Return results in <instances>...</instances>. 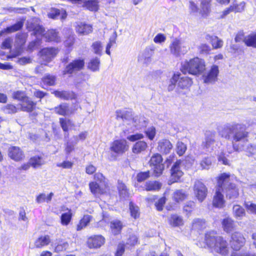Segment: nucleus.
Instances as JSON below:
<instances>
[{
    "mask_svg": "<svg viewBox=\"0 0 256 256\" xmlns=\"http://www.w3.org/2000/svg\"><path fill=\"white\" fill-rule=\"evenodd\" d=\"M55 77L50 74L46 76L42 79L44 83L48 86L54 85L55 84Z\"/></svg>",
    "mask_w": 256,
    "mask_h": 256,
    "instance_id": "obj_59",
    "label": "nucleus"
},
{
    "mask_svg": "<svg viewBox=\"0 0 256 256\" xmlns=\"http://www.w3.org/2000/svg\"><path fill=\"white\" fill-rule=\"evenodd\" d=\"M145 186L147 191H157L161 188L162 184L158 181H148Z\"/></svg>",
    "mask_w": 256,
    "mask_h": 256,
    "instance_id": "obj_37",
    "label": "nucleus"
},
{
    "mask_svg": "<svg viewBox=\"0 0 256 256\" xmlns=\"http://www.w3.org/2000/svg\"><path fill=\"white\" fill-rule=\"evenodd\" d=\"M170 82L172 84L168 87L169 90H173L176 83L178 88L182 90H188L192 84V79L187 76H182L178 72L174 74Z\"/></svg>",
    "mask_w": 256,
    "mask_h": 256,
    "instance_id": "obj_6",
    "label": "nucleus"
},
{
    "mask_svg": "<svg viewBox=\"0 0 256 256\" xmlns=\"http://www.w3.org/2000/svg\"><path fill=\"white\" fill-rule=\"evenodd\" d=\"M228 174L230 176V179L225 186H223V190L225 191L226 196L228 199L234 200L239 195L238 189L235 184L230 182L233 179L234 176Z\"/></svg>",
    "mask_w": 256,
    "mask_h": 256,
    "instance_id": "obj_10",
    "label": "nucleus"
},
{
    "mask_svg": "<svg viewBox=\"0 0 256 256\" xmlns=\"http://www.w3.org/2000/svg\"><path fill=\"white\" fill-rule=\"evenodd\" d=\"M8 156L16 161L22 160L24 157L23 152L17 146H12L9 148Z\"/></svg>",
    "mask_w": 256,
    "mask_h": 256,
    "instance_id": "obj_21",
    "label": "nucleus"
},
{
    "mask_svg": "<svg viewBox=\"0 0 256 256\" xmlns=\"http://www.w3.org/2000/svg\"><path fill=\"white\" fill-rule=\"evenodd\" d=\"M162 160V156L160 154H156L151 157L149 161L150 165L154 169L156 176H160L164 169Z\"/></svg>",
    "mask_w": 256,
    "mask_h": 256,
    "instance_id": "obj_8",
    "label": "nucleus"
},
{
    "mask_svg": "<svg viewBox=\"0 0 256 256\" xmlns=\"http://www.w3.org/2000/svg\"><path fill=\"white\" fill-rule=\"evenodd\" d=\"M205 226V221L203 220L196 218L192 222V228L200 230Z\"/></svg>",
    "mask_w": 256,
    "mask_h": 256,
    "instance_id": "obj_54",
    "label": "nucleus"
},
{
    "mask_svg": "<svg viewBox=\"0 0 256 256\" xmlns=\"http://www.w3.org/2000/svg\"><path fill=\"white\" fill-rule=\"evenodd\" d=\"M154 53V48L152 47L146 48L140 60L146 64H149L152 61V56Z\"/></svg>",
    "mask_w": 256,
    "mask_h": 256,
    "instance_id": "obj_29",
    "label": "nucleus"
},
{
    "mask_svg": "<svg viewBox=\"0 0 256 256\" xmlns=\"http://www.w3.org/2000/svg\"><path fill=\"white\" fill-rule=\"evenodd\" d=\"M98 0H84L82 6L90 11H97L98 10Z\"/></svg>",
    "mask_w": 256,
    "mask_h": 256,
    "instance_id": "obj_31",
    "label": "nucleus"
},
{
    "mask_svg": "<svg viewBox=\"0 0 256 256\" xmlns=\"http://www.w3.org/2000/svg\"><path fill=\"white\" fill-rule=\"evenodd\" d=\"M194 193L200 202L206 198L208 194V189L204 183L200 180H196L194 186Z\"/></svg>",
    "mask_w": 256,
    "mask_h": 256,
    "instance_id": "obj_11",
    "label": "nucleus"
},
{
    "mask_svg": "<svg viewBox=\"0 0 256 256\" xmlns=\"http://www.w3.org/2000/svg\"><path fill=\"white\" fill-rule=\"evenodd\" d=\"M122 228V222L118 220H114L110 222V228L114 235L120 234Z\"/></svg>",
    "mask_w": 256,
    "mask_h": 256,
    "instance_id": "obj_42",
    "label": "nucleus"
},
{
    "mask_svg": "<svg viewBox=\"0 0 256 256\" xmlns=\"http://www.w3.org/2000/svg\"><path fill=\"white\" fill-rule=\"evenodd\" d=\"M128 148L127 142L124 140H114L110 146V150L118 154L124 153Z\"/></svg>",
    "mask_w": 256,
    "mask_h": 256,
    "instance_id": "obj_17",
    "label": "nucleus"
},
{
    "mask_svg": "<svg viewBox=\"0 0 256 256\" xmlns=\"http://www.w3.org/2000/svg\"><path fill=\"white\" fill-rule=\"evenodd\" d=\"M58 52V50L55 48H46L41 50L39 54L42 61V66L43 64L46 66L52 61Z\"/></svg>",
    "mask_w": 256,
    "mask_h": 256,
    "instance_id": "obj_9",
    "label": "nucleus"
},
{
    "mask_svg": "<svg viewBox=\"0 0 256 256\" xmlns=\"http://www.w3.org/2000/svg\"><path fill=\"white\" fill-rule=\"evenodd\" d=\"M212 44L214 48H218L222 47L223 42L219 39L217 36H214V40L212 42Z\"/></svg>",
    "mask_w": 256,
    "mask_h": 256,
    "instance_id": "obj_63",
    "label": "nucleus"
},
{
    "mask_svg": "<svg viewBox=\"0 0 256 256\" xmlns=\"http://www.w3.org/2000/svg\"><path fill=\"white\" fill-rule=\"evenodd\" d=\"M244 206L248 212L254 214H256V204L250 202H244Z\"/></svg>",
    "mask_w": 256,
    "mask_h": 256,
    "instance_id": "obj_58",
    "label": "nucleus"
},
{
    "mask_svg": "<svg viewBox=\"0 0 256 256\" xmlns=\"http://www.w3.org/2000/svg\"><path fill=\"white\" fill-rule=\"evenodd\" d=\"M33 31L34 35L36 37H38V36H42L43 35L44 29L42 26L40 25H37L34 28Z\"/></svg>",
    "mask_w": 256,
    "mask_h": 256,
    "instance_id": "obj_64",
    "label": "nucleus"
},
{
    "mask_svg": "<svg viewBox=\"0 0 256 256\" xmlns=\"http://www.w3.org/2000/svg\"><path fill=\"white\" fill-rule=\"evenodd\" d=\"M218 66L216 65H212L210 70L202 76L204 82L208 84L215 82L218 80Z\"/></svg>",
    "mask_w": 256,
    "mask_h": 256,
    "instance_id": "obj_12",
    "label": "nucleus"
},
{
    "mask_svg": "<svg viewBox=\"0 0 256 256\" xmlns=\"http://www.w3.org/2000/svg\"><path fill=\"white\" fill-rule=\"evenodd\" d=\"M75 27L76 32L80 34L87 35L92 31L91 25L82 22H76Z\"/></svg>",
    "mask_w": 256,
    "mask_h": 256,
    "instance_id": "obj_22",
    "label": "nucleus"
},
{
    "mask_svg": "<svg viewBox=\"0 0 256 256\" xmlns=\"http://www.w3.org/2000/svg\"><path fill=\"white\" fill-rule=\"evenodd\" d=\"M245 238L239 232H234L232 234L230 244L234 250H238L245 244Z\"/></svg>",
    "mask_w": 256,
    "mask_h": 256,
    "instance_id": "obj_14",
    "label": "nucleus"
},
{
    "mask_svg": "<svg viewBox=\"0 0 256 256\" xmlns=\"http://www.w3.org/2000/svg\"><path fill=\"white\" fill-rule=\"evenodd\" d=\"M54 112L58 114L65 116L70 114L68 105L64 103L54 109Z\"/></svg>",
    "mask_w": 256,
    "mask_h": 256,
    "instance_id": "obj_43",
    "label": "nucleus"
},
{
    "mask_svg": "<svg viewBox=\"0 0 256 256\" xmlns=\"http://www.w3.org/2000/svg\"><path fill=\"white\" fill-rule=\"evenodd\" d=\"M53 196L54 194L52 192H50L48 194L44 193L40 194L36 196V201L38 204L48 203L51 201Z\"/></svg>",
    "mask_w": 256,
    "mask_h": 256,
    "instance_id": "obj_39",
    "label": "nucleus"
},
{
    "mask_svg": "<svg viewBox=\"0 0 256 256\" xmlns=\"http://www.w3.org/2000/svg\"><path fill=\"white\" fill-rule=\"evenodd\" d=\"M172 148V144L170 140L163 139L158 142L157 150L160 152L166 154L170 152Z\"/></svg>",
    "mask_w": 256,
    "mask_h": 256,
    "instance_id": "obj_20",
    "label": "nucleus"
},
{
    "mask_svg": "<svg viewBox=\"0 0 256 256\" xmlns=\"http://www.w3.org/2000/svg\"><path fill=\"white\" fill-rule=\"evenodd\" d=\"M50 242V238L49 236H42L36 240L34 242V246L36 248H42L48 246Z\"/></svg>",
    "mask_w": 256,
    "mask_h": 256,
    "instance_id": "obj_32",
    "label": "nucleus"
},
{
    "mask_svg": "<svg viewBox=\"0 0 256 256\" xmlns=\"http://www.w3.org/2000/svg\"><path fill=\"white\" fill-rule=\"evenodd\" d=\"M187 196V194L182 190H177L173 194V198L177 202L184 200Z\"/></svg>",
    "mask_w": 256,
    "mask_h": 256,
    "instance_id": "obj_47",
    "label": "nucleus"
},
{
    "mask_svg": "<svg viewBox=\"0 0 256 256\" xmlns=\"http://www.w3.org/2000/svg\"><path fill=\"white\" fill-rule=\"evenodd\" d=\"M138 242V238L135 235H132L130 236L125 246L126 248H129L130 246H134Z\"/></svg>",
    "mask_w": 256,
    "mask_h": 256,
    "instance_id": "obj_61",
    "label": "nucleus"
},
{
    "mask_svg": "<svg viewBox=\"0 0 256 256\" xmlns=\"http://www.w3.org/2000/svg\"><path fill=\"white\" fill-rule=\"evenodd\" d=\"M105 242V238L101 235H95L90 237L87 241L88 248H98L102 246Z\"/></svg>",
    "mask_w": 256,
    "mask_h": 256,
    "instance_id": "obj_19",
    "label": "nucleus"
},
{
    "mask_svg": "<svg viewBox=\"0 0 256 256\" xmlns=\"http://www.w3.org/2000/svg\"><path fill=\"white\" fill-rule=\"evenodd\" d=\"M230 176L228 174H222L218 178V186L216 190L215 194L214 196L212 204L214 206L218 208H222L224 206L225 200L224 195L222 194L223 192V186H225L226 182H228Z\"/></svg>",
    "mask_w": 256,
    "mask_h": 256,
    "instance_id": "obj_3",
    "label": "nucleus"
},
{
    "mask_svg": "<svg viewBox=\"0 0 256 256\" xmlns=\"http://www.w3.org/2000/svg\"><path fill=\"white\" fill-rule=\"evenodd\" d=\"M91 192L96 196L106 192V186L103 184H98L96 182H92L89 184Z\"/></svg>",
    "mask_w": 256,
    "mask_h": 256,
    "instance_id": "obj_24",
    "label": "nucleus"
},
{
    "mask_svg": "<svg viewBox=\"0 0 256 256\" xmlns=\"http://www.w3.org/2000/svg\"><path fill=\"white\" fill-rule=\"evenodd\" d=\"M116 118H121L123 120L128 121V124H132L136 130H140L145 126V121L144 118H140L138 116H133L130 110H118L116 112Z\"/></svg>",
    "mask_w": 256,
    "mask_h": 256,
    "instance_id": "obj_4",
    "label": "nucleus"
},
{
    "mask_svg": "<svg viewBox=\"0 0 256 256\" xmlns=\"http://www.w3.org/2000/svg\"><path fill=\"white\" fill-rule=\"evenodd\" d=\"M243 41L246 46L256 48V33H252L246 36Z\"/></svg>",
    "mask_w": 256,
    "mask_h": 256,
    "instance_id": "obj_35",
    "label": "nucleus"
},
{
    "mask_svg": "<svg viewBox=\"0 0 256 256\" xmlns=\"http://www.w3.org/2000/svg\"><path fill=\"white\" fill-rule=\"evenodd\" d=\"M248 133L246 132L242 126L240 124V128L238 129H234V132L232 137L233 149L236 151L246 150L248 152L250 150V146H248L245 148L244 146L239 147L236 144V142H247V137Z\"/></svg>",
    "mask_w": 256,
    "mask_h": 256,
    "instance_id": "obj_5",
    "label": "nucleus"
},
{
    "mask_svg": "<svg viewBox=\"0 0 256 256\" xmlns=\"http://www.w3.org/2000/svg\"><path fill=\"white\" fill-rule=\"evenodd\" d=\"M49 18L52 19H62L64 20L66 18L67 14L66 11L64 10L52 9L48 13Z\"/></svg>",
    "mask_w": 256,
    "mask_h": 256,
    "instance_id": "obj_30",
    "label": "nucleus"
},
{
    "mask_svg": "<svg viewBox=\"0 0 256 256\" xmlns=\"http://www.w3.org/2000/svg\"><path fill=\"white\" fill-rule=\"evenodd\" d=\"M12 98L15 100H17L22 102L25 98H26L27 96L22 91H17L14 92L12 94Z\"/></svg>",
    "mask_w": 256,
    "mask_h": 256,
    "instance_id": "obj_57",
    "label": "nucleus"
},
{
    "mask_svg": "<svg viewBox=\"0 0 256 256\" xmlns=\"http://www.w3.org/2000/svg\"><path fill=\"white\" fill-rule=\"evenodd\" d=\"M145 134L150 140H153L156 134V128L154 126L148 128L145 130Z\"/></svg>",
    "mask_w": 256,
    "mask_h": 256,
    "instance_id": "obj_60",
    "label": "nucleus"
},
{
    "mask_svg": "<svg viewBox=\"0 0 256 256\" xmlns=\"http://www.w3.org/2000/svg\"><path fill=\"white\" fill-rule=\"evenodd\" d=\"M211 164L212 160L210 158L208 157L204 158L200 163L202 170H208Z\"/></svg>",
    "mask_w": 256,
    "mask_h": 256,
    "instance_id": "obj_55",
    "label": "nucleus"
},
{
    "mask_svg": "<svg viewBox=\"0 0 256 256\" xmlns=\"http://www.w3.org/2000/svg\"><path fill=\"white\" fill-rule=\"evenodd\" d=\"M67 212H64L60 216V223L62 226H68L72 220V212L70 209L67 208Z\"/></svg>",
    "mask_w": 256,
    "mask_h": 256,
    "instance_id": "obj_36",
    "label": "nucleus"
},
{
    "mask_svg": "<svg viewBox=\"0 0 256 256\" xmlns=\"http://www.w3.org/2000/svg\"><path fill=\"white\" fill-rule=\"evenodd\" d=\"M68 244L65 241H60L56 246L54 247V252H60L67 250L68 248Z\"/></svg>",
    "mask_w": 256,
    "mask_h": 256,
    "instance_id": "obj_49",
    "label": "nucleus"
},
{
    "mask_svg": "<svg viewBox=\"0 0 256 256\" xmlns=\"http://www.w3.org/2000/svg\"><path fill=\"white\" fill-rule=\"evenodd\" d=\"M92 216L90 215H84L77 225V230H80L86 227L89 222L91 221Z\"/></svg>",
    "mask_w": 256,
    "mask_h": 256,
    "instance_id": "obj_44",
    "label": "nucleus"
},
{
    "mask_svg": "<svg viewBox=\"0 0 256 256\" xmlns=\"http://www.w3.org/2000/svg\"><path fill=\"white\" fill-rule=\"evenodd\" d=\"M184 164V161L178 160L172 166L171 168L172 182H177L182 176L184 173L181 170V166Z\"/></svg>",
    "mask_w": 256,
    "mask_h": 256,
    "instance_id": "obj_15",
    "label": "nucleus"
},
{
    "mask_svg": "<svg viewBox=\"0 0 256 256\" xmlns=\"http://www.w3.org/2000/svg\"><path fill=\"white\" fill-rule=\"evenodd\" d=\"M46 41L54 42H58L60 41V36L58 32L54 30H50L47 31L44 34Z\"/></svg>",
    "mask_w": 256,
    "mask_h": 256,
    "instance_id": "obj_27",
    "label": "nucleus"
},
{
    "mask_svg": "<svg viewBox=\"0 0 256 256\" xmlns=\"http://www.w3.org/2000/svg\"><path fill=\"white\" fill-rule=\"evenodd\" d=\"M36 104L27 97L20 104V110L26 112H32L36 108Z\"/></svg>",
    "mask_w": 256,
    "mask_h": 256,
    "instance_id": "obj_23",
    "label": "nucleus"
},
{
    "mask_svg": "<svg viewBox=\"0 0 256 256\" xmlns=\"http://www.w3.org/2000/svg\"><path fill=\"white\" fill-rule=\"evenodd\" d=\"M92 49L94 52L98 55H101V53L102 50V46L100 42L96 41L94 42L92 46Z\"/></svg>",
    "mask_w": 256,
    "mask_h": 256,
    "instance_id": "obj_52",
    "label": "nucleus"
},
{
    "mask_svg": "<svg viewBox=\"0 0 256 256\" xmlns=\"http://www.w3.org/2000/svg\"><path fill=\"white\" fill-rule=\"evenodd\" d=\"M205 241L208 247L215 252L222 256L228 254L229 248L226 240L218 236L214 232H210L206 234Z\"/></svg>",
    "mask_w": 256,
    "mask_h": 256,
    "instance_id": "obj_1",
    "label": "nucleus"
},
{
    "mask_svg": "<svg viewBox=\"0 0 256 256\" xmlns=\"http://www.w3.org/2000/svg\"><path fill=\"white\" fill-rule=\"evenodd\" d=\"M130 210L132 217L136 218L139 216V208L138 206H134L132 202L130 203Z\"/></svg>",
    "mask_w": 256,
    "mask_h": 256,
    "instance_id": "obj_53",
    "label": "nucleus"
},
{
    "mask_svg": "<svg viewBox=\"0 0 256 256\" xmlns=\"http://www.w3.org/2000/svg\"><path fill=\"white\" fill-rule=\"evenodd\" d=\"M169 224L173 227H178L184 224L182 218L177 214H172L168 218Z\"/></svg>",
    "mask_w": 256,
    "mask_h": 256,
    "instance_id": "obj_34",
    "label": "nucleus"
},
{
    "mask_svg": "<svg viewBox=\"0 0 256 256\" xmlns=\"http://www.w3.org/2000/svg\"><path fill=\"white\" fill-rule=\"evenodd\" d=\"M118 188L121 197L125 198L128 196V192L126 185L120 181L118 182Z\"/></svg>",
    "mask_w": 256,
    "mask_h": 256,
    "instance_id": "obj_51",
    "label": "nucleus"
},
{
    "mask_svg": "<svg viewBox=\"0 0 256 256\" xmlns=\"http://www.w3.org/2000/svg\"><path fill=\"white\" fill-rule=\"evenodd\" d=\"M60 122L62 130L64 132H67L69 128L74 126L72 122L68 119L60 118Z\"/></svg>",
    "mask_w": 256,
    "mask_h": 256,
    "instance_id": "obj_50",
    "label": "nucleus"
},
{
    "mask_svg": "<svg viewBox=\"0 0 256 256\" xmlns=\"http://www.w3.org/2000/svg\"><path fill=\"white\" fill-rule=\"evenodd\" d=\"M186 150V145L181 142H178L176 144V152L179 156H182L184 154Z\"/></svg>",
    "mask_w": 256,
    "mask_h": 256,
    "instance_id": "obj_56",
    "label": "nucleus"
},
{
    "mask_svg": "<svg viewBox=\"0 0 256 256\" xmlns=\"http://www.w3.org/2000/svg\"><path fill=\"white\" fill-rule=\"evenodd\" d=\"M150 172H140L137 174L136 178L138 182L144 181L150 177Z\"/></svg>",
    "mask_w": 256,
    "mask_h": 256,
    "instance_id": "obj_62",
    "label": "nucleus"
},
{
    "mask_svg": "<svg viewBox=\"0 0 256 256\" xmlns=\"http://www.w3.org/2000/svg\"><path fill=\"white\" fill-rule=\"evenodd\" d=\"M52 93L56 98L64 100H68L76 98V94L72 92L65 90H55Z\"/></svg>",
    "mask_w": 256,
    "mask_h": 256,
    "instance_id": "obj_28",
    "label": "nucleus"
},
{
    "mask_svg": "<svg viewBox=\"0 0 256 256\" xmlns=\"http://www.w3.org/2000/svg\"><path fill=\"white\" fill-rule=\"evenodd\" d=\"M169 48L171 54L176 57H178L186 54L189 48L186 42L175 38L170 44Z\"/></svg>",
    "mask_w": 256,
    "mask_h": 256,
    "instance_id": "obj_7",
    "label": "nucleus"
},
{
    "mask_svg": "<svg viewBox=\"0 0 256 256\" xmlns=\"http://www.w3.org/2000/svg\"><path fill=\"white\" fill-rule=\"evenodd\" d=\"M214 138V133L211 132L206 133V139L202 142V146L206 151L211 152L216 148L218 142L215 140Z\"/></svg>",
    "mask_w": 256,
    "mask_h": 256,
    "instance_id": "obj_13",
    "label": "nucleus"
},
{
    "mask_svg": "<svg viewBox=\"0 0 256 256\" xmlns=\"http://www.w3.org/2000/svg\"><path fill=\"white\" fill-rule=\"evenodd\" d=\"M245 4L244 2H240L238 4H234L230 6L229 8L225 10L221 16V18H223L226 16L230 12H240L244 10Z\"/></svg>",
    "mask_w": 256,
    "mask_h": 256,
    "instance_id": "obj_26",
    "label": "nucleus"
},
{
    "mask_svg": "<svg viewBox=\"0 0 256 256\" xmlns=\"http://www.w3.org/2000/svg\"><path fill=\"white\" fill-rule=\"evenodd\" d=\"M234 216L237 220H241L246 216L244 209L238 204L234 205L232 208Z\"/></svg>",
    "mask_w": 256,
    "mask_h": 256,
    "instance_id": "obj_33",
    "label": "nucleus"
},
{
    "mask_svg": "<svg viewBox=\"0 0 256 256\" xmlns=\"http://www.w3.org/2000/svg\"><path fill=\"white\" fill-rule=\"evenodd\" d=\"M240 128V124H227L220 130L219 133L222 137L230 140L232 137L230 134H233L234 129H238Z\"/></svg>",
    "mask_w": 256,
    "mask_h": 256,
    "instance_id": "obj_18",
    "label": "nucleus"
},
{
    "mask_svg": "<svg viewBox=\"0 0 256 256\" xmlns=\"http://www.w3.org/2000/svg\"><path fill=\"white\" fill-rule=\"evenodd\" d=\"M84 64V62L83 60L78 59L74 60L66 66V69L63 72V74H72L76 71L80 70L83 68Z\"/></svg>",
    "mask_w": 256,
    "mask_h": 256,
    "instance_id": "obj_16",
    "label": "nucleus"
},
{
    "mask_svg": "<svg viewBox=\"0 0 256 256\" xmlns=\"http://www.w3.org/2000/svg\"><path fill=\"white\" fill-rule=\"evenodd\" d=\"M30 164L34 168H37L44 164V161L42 156H34L30 159Z\"/></svg>",
    "mask_w": 256,
    "mask_h": 256,
    "instance_id": "obj_41",
    "label": "nucleus"
},
{
    "mask_svg": "<svg viewBox=\"0 0 256 256\" xmlns=\"http://www.w3.org/2000/svg\"><path fill=\"white\" fill-rule=\"evenodd\" d=\"M147 148V144L144 141H140L134 144L132 148V152L138 154Z\"/></svg>",
    "mask_w": 256,
    "mask_h": 256,
    "instance_id": "obj_46",
    "label": "nucleus"
},
{
    "mask_svg": "<svg viewBox=\"0 0 256 256\" xmlns=\"http://www.w3.org/2000/svg\"><path fill=\"white\" fill-rule=\"evenodd\" d=\"M222 225L224 230L227 232H229L234 228V222L231 218H227L223 220Z\"/></svg>",
    "mask_w": 256,
    "mask_h": 256,
    "instance_id": "obj_40",
    "label": "nucleus"
},
{
    "mask_svg": "<svg viewBox=\"0 0 256 256\" xmlns=\"http://www.w3.org/2000/svg\"><path fill=\"white\" fill-rule=\"evenodd\" d=\"M205 70L204 60L198 57L184 62L182 64L180 68V70L183 74L188 73L194 76L202 74Z\"/></svg>",
    "mask_w": 256,
    "mask_h": 256,
    "instance_id": "obj_2",
    "label": "nucleus"
},
{
    "mask_svg": "<svg viewBox=\"0 0 256 256\" xmlns=\"http://www.w3.org/2000/svg\"><path fill=\"white\" fill-rule=\"evenodd\" d=\"M23 26V23L22 22H18L8 27L6 29L4 30H2L0 32V36H2L3 33L4 32H12L16 31H17L19 30H20Z\"/></svg>",
    "mask_w": 256,
    "mask_h": 256,
    "instance_id": "obj_45",
    "label": "nucleus"
},
{
    "mask_svg": "<svg viewBox=\"0 0 256 256\" xmlns=\"http://www.w3.org/2000/svg\"><path fill=\"white\" fill-rule=\"evenodd\" d=\"M200 4V14L203 17H206L211 11L212 0H199Z\"/></svg>",
    "mask_w": 256,
    "mask_h": 256,
    "instance_id": "obj_25",
    "label": "nucleus"
},
{
    "mask_svg": "<svg viewBox=\"0 0 256 256\" xmlns=\"http://www.w3.org/2000/svg\"><path fill=\"white\" fill-rule=\"evenodd\" d=\"M2 110L5 114H14L18 112L20 108L18 106H16L13 104H8L4 106Z\"/></svg>",
    "mask_w": 256,
    "mask_h": 256,
    "instance_id": "obj_38",
    "label": "nucleus"
},
{
    "mask_svg": "<svg viewBox=\"0 0 256 256\" xmlns=\"http://www.w3.org/2000/svg\"><path fill=\"white\" fill-rule=\"evenodd\" d=\"M100 61L98 58H95L91 60L88 64V67L92 70L98 71L99 70Z\"/></svg>",
    "mask_w": 256,
    "mask_h": 256,
    "instance_id": "obj_48",
    "label": "nucleus"
}]
</instances>
